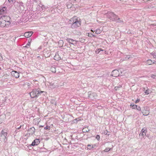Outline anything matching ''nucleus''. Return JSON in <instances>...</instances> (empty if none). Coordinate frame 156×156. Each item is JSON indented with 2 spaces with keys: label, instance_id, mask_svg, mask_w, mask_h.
<instances>
[{
  "label": "nucleus",
  "instance_id": "nucleus-12",
  "mask_svg": "<svg viewBox=\"0 0 156 156\" xmlns=\"http://www.w3.org/2000/svg\"><path fill=\"white\" fill-rule=\"evenodd\" d=\"M40 143L39 140L38 139H36L34 140L32 143V145L34 146L37 145L39 144Z\"/></svg>",
  "mask_w": 156,
  "mask_h": 156
},
{
  "label": "nucleus",
  "instance_id": "nucleus-47",
  "mask_svg": "<svg viewBox=\"0 0 156 156\" xmlns=\"http://www.w3.org/2000/svg\"><path fill=\"white\" fill-rule=\"evenodd\" d=\"M44 8V7L43 6V9H43V8H44V9H45V8Z\"/></svg>",
  "mask_w": 156,
  "mask_h": 156
},
{
  "label": "nucleus",
  "instance_id": "nucleus-21",
  "mask_svg": "<svg viewBox=\"0 0 156 156\" xmlns=\"http://www.w3.org/2000/svg\"><path fill=\"white\" fill-rule=\"evenodd\" d=\"M82 130L83 132H86L89 131V129L87 128H83Z\"/></svg>",
  "mask_w": 156,
  "mask_h": 156
},
{
  "label": "nucleus",
  "instance_id": "nucleus-2",
  "mask_svg": "<svg viewBox=\"0 0 156 156\" xmlns=\"http://www.w3.org/2000/svg\"><path fill=\"white\" fill-rule=\"evenodd\" d=\"M106 15L107 17L111 20L117 21L118 22H121L119 18H118L117 16L112 12H109L107 13Z\"/></svg>",
  "mask_w": 156,
  "mask_h": 156
},
{
  "label": "nucleus",
  "instance_id": "nucleus-22",
  "mask_svg": "<svg viewBox=\"0 0 156 156\" xmlns=\"http://www.w3.org/2000/svg\"><path fill=\"white\" fill-rule=\"evenodd\" d=\"M103 50H102L101 48H100L97 49L96 50L95 52L97 53L98 54L101 51H103Z\"/></svg>",
  "mask_w": 156,
  "mask_h": 156
},
{
  "label": "nucleus",
  "instance_id": "nucleus-29",
  "mask_svg": "<svg viewBox=\"0 0 156 156\" xmlns=\"http://www.w3.org/2000/svg\"><path fill=\"white\" fill-rule=\"evenodd\" d=\"M137 105H133V106H132V108L134 109L136 108V107H137Z\"/></svg>",
  "mask_w": 156,
  "mask_h": 156
},
{
  "label": "nucleus",
  "instance_id": "nucleus-19",
  "mask_svg": "<svg viewBox=\"0 0 156 156\" xmlns=\"http://www.w3.org/2000/svg\"><path fill=\"white\" fill-rule=\"evenodd\" d=\"M142 113L143 114V115H147L149 114V113L148 110H147L146 111H144V110H143Z\"/></svg>",
  "mask_w": 156,
  "mask_h": 156
},
{
  "label": "nucleus",
  "instance_id": "nucleus-32",
  "mask_svg": "<svg viewBox=\"0 0 156 156\" xmlns=\"http://www.w3.org/2000/svg\"><path fill=\"white\" fill-rule=\"evenodd\" d=\"M100 30H97L96 31V33L97 34H99L100 33Z\"/></svg>",
  "mask_w": 156,
  "mask_h": 156
},
{
  "label": "nucleus",
  "instance_id": "nucleus-46",
  "mask_svg": "<svg viewBox=\"0 0 156 156\" xmlns=\"http://www.w3.org/2000/svg\"><path fill=\"white\" fill-rule=\"evenodd\" d=\"M76 120H77V119H75L74 120V121H76Z\"/></svg>",
  "mask_w": 156,
  "mask_h": 156
},
{
  "label": "nucleus",
  "instance_id": "nucleus-1",
  "mask_svg": "<svg viewBox=\"0 0 156 156\" xmlns=\"http://www.w3.org/2000/svg\"><path fill=\"white\" fill-rule=\"evenodd\" d=\"M69 23L72 24L71 27L72 28H75L79 27L81 25L80 20L76 17L71 18L69 20Z\"/></svg>",
  "mask_w": 156,
  "mask_h": 156
},
{
  "label": "nucleus",
  "instance_id": "nucleus-20",
  "mask_svg": "<svg viewBox=\"0 0 156 156\" xmlns=\"http://www.w3.org/2000/svg\"><path fill=\"white\" fill-rule=\"evenodd\" d=\"M51 70L53 73H55L56 72L55 68L53 67H52L51 68Z\"/></svg>",
  "mask_w": 156,
  "mask_h": 156
},
{
  "label": "nucleus",
  "instance_id": "nucleus-25",
  "mask_svg": "<svg viewBox=\"0 0 156 156\" xmlns=\"http://www.w3.org/2000/svg\"><path fill=\"white\" fill-rule=\"evenodd\" d=\"M4 121V119L2 118V116H0V124L2 123Z\"/></svg>",
  "mask_w": 156,
  "mask_h": 156
},
{
  "label": "nucleus",
  "instance_id": "nucleus-15",
  "mask_svg": "<svg viewBox=\"0 0 156 156\" xmlns=\"http://www.w3.org/2000/svg\"><path fill=\"white\" fill-rule=\"evenodd\" d=\"M54 59L56 60H59L61 59V57L58 53L56 54L54 57Z\"/></svg>",
  "mask_w": 156,
  "mask_h": 156
},
{
  "label": "nucleus",
  "instance_id": "nucleus-45",
  "mask_svg": "<svg viewBox=\"0 0 156 156\" xmlns=\"http://www.w3.org/2000/svg\"><path fill=\"white\" fill-rule=\"evenodd\" d=\"M133 104H131L130 105V106H131L132 107V106H133Z\"/></svg>",
  "mask_w": 156,
  "mask_h": 156
},
{
  "label": "nucleus",
  "instance_id": "nucleus-35",
  "mask_svg": "<svg viewBox=\"0 0 156 156\" xmlns=\"http://www.w3.org/2000/svg\"><path fill=\"white\" fill-rule=\"evenodd\" d=\"M9 2H15L16 0H8Z\"/></svg>",
  "mask_w": 156,
  "mask_h": 156
},
{
  "label": "nucleus",
  "instance_id": "nucleus-5",
  "mask_svg": "<svg viewBox=\"0 0 156 156\" xmlns=\"http://www.w3.org/2000/svg\"><path fill=\"white\" fill-rule=\"evenodd\" d=\"M6 17L9 18V17L3 16L0 18V26L2 27H4L6 25V21L5 20Z\"/></svg>",
  "mask_w": 156,
  "mask_h": 156
},
{
  "label": "nucleus",
  "instance_id": "nucleus-17",
  "mask_svg": "<svg viewBox=\"0 0 156 156\" xmlns=\"http://www.w3.org/2000/svg\"><path fill=\"white\" fill-rule=\"evenodd\" d=\"M154 63V62H153L152 60L150 59L148 60L146 62V64L148 65H151Z\"/></svg>",
  "mask_w": 156,
  "mask_h": 156
},
{
  "label": "nucleus",
  "instance_id": "nucleus-39",
  "mask_svg": "<svg viewBox=\"0 0 156 156\" xmlns=\"http://www.w3.org/2000/svg\"><path fill=\"white\" fill-rule=\"evenodd\" d=\"M96 138L98 139V140H99V138H100V136L99 135H97V136H96Z\"/></svg>",
  "mask_w": 156,
  "mask_h": 156
},
{
  "label": "nucleus",
  "instance_id": "nucleus-4",
  "mask_svg": "<svg viewBox=\"0 0 156 156\" xmlns=\"http://www.w3.org/2000/svg\"><path fill=\"white\" fill-rule=\"evenodd\" d=\"M7 136V133L5 132L3 130H2L1 132L0 136L1 137V139L2 141L3 142H5L6 140V136Z\"/></svg>",
  "mask_w": 156,
  "mask_h": 156
},
{
  "label": "nucleus",
  "instance_id": "nucleus-24",
  "mask_svg": "<svg viewBox=\"0 0 156 156\" xmlns=\"http://www.w3.org/2000/svg\"><path fill=\"white\" fill-rule=\"evenodd\" d=\"M151 54L153 56V57L154 58H156V53L155 52H152L151 53Z\"/></svg>",
  "mask_w": 156,
  "mask_h": 156
},
{
  "label": "nucleus",
  "instance_id": "nucleus-26",
  "mask_svg": "<svg viewBox=\"0 0 156 156\" xmlns=\"http://www.w3.org/2000/svg\"><path fill=\"white\" fill-rule=\"evenodd\" d=\"M111 149V148H107L105 150H104V151L107 152L109 151Z\"/></svg>",
  "mask_w": 156,
  "mask_h": 156
},
{
  "label": "nucleus",
  "instance_id": "nucleus-36",
  "mask_svg": "<svg viewBox=\"0 0 156 156\" xmlns=\"http://www.w3.org/2000/svg\"><path fill=\"white\" fill-rule=\"evenodd\" d=\"M44 129H50V127H48V126H47L44 128Z\"/></svg>",
  "mask_w": 156,
  "mask_h": 156
},
{
  "label": "nucleus",
  "instance_id": "nucleus-37",
  "mask_svg": "<svg viewBox=\"0 0 156 156\" xmlns=\"http://www.w3.org/2000/svg\"><path fill=\"white\" fill-rule=\"evenodd\" d=\"M147 107H144V109L143 110H144V111H146L147 110Z\"/></svg>",
  "mask_w": 156,
  "mask_h": 156
},
{
  "label": "nucleus",
  "instance_id": "nucleus-30",
  "mask_svg": "<svg viewBox=\"0 0 156 156\" xmlns=\"http://www.w3.org/2000/svg\"><path fill=\"white\" fill-rule=\"evenodd\" d=\"M136 108L137 109V110H138V111H141V108L139 106H137V107H136Z\"/></svg>",
  "mask_w": 156,
  "mask_h": 156
},
{
  "label": "nucleus",
  "instance_id": "nucleus-49",
  "mask_svg": "<svg viewBox=\"0 0 156 156\" xmlns=\"http://www.w3.org/2000/svg\"><path fill=\"white\" fill-rule=\"evenodd\" d=\"M91 31L93 32V30H91Z\"/></svg>",
  "mask_w": 156,
  "mask_h": 156
},
{
  "label": "nucleus",
  "instance_id": "nucleus-50",
  "mask_svg": "<svg viewBox=\"0 0 156 156\" xmlns=\"http://www.w3.org/2000/svg\"><path fill=\"white\" fill-rule=\"evenodd\" d=\"M37 58H38L40 57V56H37Z\"/></svg>",
  "mask_w": 156,
  "mask_h": 156
},
{
  "label": "nucleus",
  "instance_id": "nucleus-51",
  "mask_svg": "<svg viewBox=\"0 0 156 156\" xmlns=\"http://www.w3.org/2000/svg\"><path fill=\"white\" fill-rule=\"evenodd\" d=\"M1 69V68L0 67V70Z\"/></svg>",
  "mask_w": 156,
  "mask_h": 156
},
{
  "label": "nucleus",
  "instance_id": "nucleus-28",
  "mask_svg": "<svg viewBox=\"0 0 156 156\" xmlns=\"http://www.w3.org/2000/svg\"><path fill=\"white\" fill-rule=\"evenodd\" d=\"M121 87V86L120 85H119L118 86L115 87L114 89L115 90H117V88H119Z\"/></svg>",
  "mask_w": 156,
  "mask_h": 156
},
{
  "label": "nucleus",
  "instance_id": "nucleus-6",
  "mask_svg": "<svg viewBox=\"0 0 156 156\" xmlns=\"http://www.w3.org/2000/svg\"><path fill=\"white\" fill-rule=\"evenodd\" d=\"M88 97L91 99L93 100L97 97V94L95 93L89 91L88 92Z\"/></svg>",
  "mask_w": 156,
  "mask_h": 156
},
{
  "label": "nucleus",
  "instance_id": "nucleus-48",
  "mask_svg": "<svg viewBox=\"0 0 156 156\" xmlns=\"http://www.w3.org/2000/svg\"><path fill=\"white\" fill-rule=\"evenodd\" d=\"M116 81H119V79L117 80Z\"/></svg>",
  "mask_w": 156,
  "mask_h": 156
},
{
  "label": "nucleus",
  "instance_id": "nucleus-42",
  "mask_svg": "<svg viewBox=\"0 0 156 156\" xmlns=\"http://www.w3.org/2000/svg\"><path fill=\"white\" fill-rule=\"evenodd\" d=\"M2 59V57L0 56V60H1Z\"/></svg>",
  "mask_w": 156,
  "mask_h": 156
},
{
  "label": "nucleus",
  "instance_id": "nucleus-18",
  "mask_svg": "<svg viewBox=\"0 0 156 156\" xmlns=\"http://www.w3.org/2000/svg\"><path fill=\"white\" fill-rule=\"evenodd\" d=\"M63 44V41L62 40H59L58 42V45L59 47H62Z\"/></svg>",
  "mask_w": 156,
  "mask_h": 156
},
{
  "label": "nucleus",
  "instance_id": "nucleus-3",
  "mask_svg": "<svg viewBox=\"0 0 156 156\" xmlns=\"http://www.w3.org/2000/svg\"><path fill=\"white\" fill-rule=\"evenodd\" d=\"M43 93H45L43 91H40L39 90L34 89L30 93V95L32 98L37 97L41 95Z\"/></svg>",
  "mask_w": 156,
  "mask_h": 156
},
{
  "label": "nucleus",
  "instance_id": "nucleus-23",
  "mask_svg": "<svg viewBox=\"0 0 156 156\" xmlns=\"http://www.w3.org/2000/svg\"><path fill=\"white\" fill-rule=\"evenodd\" d=\"M151 92V91L149 90H146L145 92L144 93L145 94H148L150 93Z\"/></svg>",
  "mask_w": 156,
  "mask_h": 156
},
{
  "label": "nucleus",
  "instance_id": "nucleus-8",
  "mask_svg": "<svg viewBox=\"0 0 156 156\" xmlns=\"http://www.w3.org/2000/svg\"><path fill=\"white\" fill-rule=\"evenodd\" d=\"M119 75V71L117 70H113L111 73V76L113 77H117Z\"/></svg>",
  "mask_w": 156,
  "mask_h": 156
},
{
  "label": "nucleus",
  "instance_id": "nucleus-11",
  "mask_svg": "<svg viewBox=\"0 0 156 156\" xmlns=\"http://www.w3.org/2000/svg\"><path fill=\"white\" fill-rule=\"evenodd\" d=\"M33 32L32 31H29L25 33L24 36L26 37H30L33 34Z\"/></svg>",
  "mask_w": 156,
  "mask_h": 156
},
{
  "label": "nucleus",
  "instance_id": "nucleus-31",
  "mask_svg": "<svg viewBox=\"0 0 156 156\" xmlns=\"http://www.w3.org/2000/svg\"><path fill=\"white\" fill-rule=\"evenodd\" d=\"M54 85V83H50V85L51 86H52V88H54L55 87V86Z\"/></svg>",
  "mask_w": 156,
  "mask_h": 156
},
{
  "label": "nucleus",
  "instance_id": "nucleus-33",
  "mask_svg": "<svg viewBox=\"0 0 156 156\" xmlns=\"http://www.w3.org/2000/svg\"><path fill=\"white\" fill-rule=\"evenodd\" d=\"M130 57V56L129 55L126 56V57L125 58V60H127V59H128Z\"/></svg>",
  "mask_w": 156,
  "mask_h": 156
},
{
  "label": "nucleus",
  "instance_id": "nucleus-38",
  "mask_svg": "<svg viewBox=\"0 0 156 156\" xmlns=\"http://www.w3.org/2000/svg\"><path fill=\"white\" fill-rule=\"evenodd\" d=\"M140 101L139 99H137L136 101H135V103H138Z\"/></svg>",
  "mask_w": 156,
  "mask_h": 156
},
{
  "label": "nucleus",
  "instance_id": "nucleus-41",
  "mask_svg": "<svg viewBox=\"0 0 156 156\" xmlns=\"http://www.w3.org/2000/svg\"><path fill=\"white\" fill-rule=\"evenodd\" d=\"M156 25H154V24H151V26H156Z\"/></svg>",
  "mask_w": 156,
  "mask_h": 156
},
{
  "label": "nucleus",
  "instance_id": "nucleus-14",
  "mask_svg": "<svg viewBox=\"0 0 156 156\" xmlns=\"http://www.w3.org/2000/svg\"><path fill=\"white\" fill-rule=\"evenodd\" d=\"M6 8L5 7H0V14H3L6 12Z\"/></svg>",
  "mask_w": 156,
  "mask_h": 156
},
{
  "label": "nucleus",
  "instance_id": "nucleus-44",
  "mask_svg": "<svg viewBox=\"0 0 156 156\" xmlns=\"http://www.w3.org/2000/svg\"><path fill=\"white\" fill-rule=\"evenodd\" d=\"M34 2H37V0H33Z\"/></svg>",
  "mask_w": 156,
  "mask_h": 156
},
{
  "label": "nucleus",
  "instance_id": "nucleus-13",
  "mask_svg": "<svg viewBox=\"0 0 156 156\" xmlns=\"http://www.w3.org/2000/svg\"><path fill=\"white\" fill-rule=\"evenodd\" d=\"M95 146L96 145L94 144H88L87 146V150H91L92 149L94 148Z\"/></svg>",
  "mask_w": 156,
  "mask_h": 156
},
{
  "label": "nucleus",
  "instance_id": "nucleus-27",
  "mask_svg": "<svg viewBox=\"0 0 156 156\" xmlns=\"http://www.w3.org/2000/svg\"><path fill=\"white\" fill-rule=\"evenodd\" d=\"M86 35L90 37H91L92 36H94V35L92 34H90L89 33L87 34Z\"/></svg>",
  "mask_w": 156,
  "mask_h": 156
},
{
  "label": "nucleus",
  "instance_id": "nucleus-10",
  "mask_svg": "<svg viewBox=\"0 0 156 156\" xmlns=\"http://www.w3.org/2000/svg\"><path fill=\"white\" fill-rule=\"evenodd\" d=\"M35 131V129L34 128L32 127L28 130L27 133L29 135H32L34 133Z\"/></svg>",
  "mask_w": 156,
  "mask_h": 156
},
{
  "label": "nucleus",
  "instance_id": "nucleus-34",
  "mask_svg": "<svg viewBox=\"0 0 156 156\" xmlns=\"http://www.w3.org/2000/svg\"><path fill=\"white\" fill-rule=\"evenodd\" d=\"M151 77L153 79H155L156 78V76L155 75H152L151 76Z\"/></svg>",
  "mask_w": 156,
  "mask_h": 156
},
{
  "label": "nucleus",
  "instance_id": "nucleus-43",
  "mask_svg": "<svg viewBox=\"0 0 156 156\" xmlns=\"http://www.w3.org/2000/svg\"><path fill=\"white\" fill-rule=\"evenodd\" d=\"M21 127V126H20L17 129H19Z\"/></svg>",
  "mask_w": 156,
  "mask_h": 156
},
{
  "label": "nucleus",
  "instance_id": "nucleus-16",
  "mask_svg": "<svg viewBox=\"0 0 156 156\" xmlns=\"http://www.w3.org/2000/svg\"><path fill=\"white\" fill-rule=\"evenodd\" d=\"M66 41L68 42L69 43L73 44H74L73 43V42H75V41L73 39H72L70 38H68L66 39Z\"/></svg>",
  "mask_w": 156,
  "mask_h": 156
},
{
  "label": "nucleus",
  "instance_id": "nucleus-40",
  "mask_svg": "<svg viewBox=\"0 0 156 156\" xmlns=\"http://www.w3.org/2000/svg\"><path fill=\"white\" fill-rule=\"evenodd\" d=\"M42 48V46H40V47L38 49V50H38V49H41Z\"/></svg>",
  "mask_w": 156,
  "mask_h": 156
},
{
  "label": "nucleus",
  "instance_id": "nucleus-9",
  "mask_svg": "<svg viewBox=\"0 0 156 156\" xmlns=\"http://www.w3.org/2000/svg\"><path fill=\"white\" fill-rule=\"evenodd\" d=\"M12 76L16 78H18L19 77V73L16 71H13L11 73Z\"/></svg>",
  "mask_w": 156,
  "mask_h": 156
},
{
  "label": "nucleus",
  "instance_id": "nucleus-7",
  "mask_svg": "<svg viewBox=\"0 0 156 156\" xmlns=\"http://www.w3.org/2000/svg\"><path fill=\"white\" fill-rule=\"evenodd\" d=\"M147 132V131L146 129L143 128L141 131L140 133L139 134V136L142 138L146 135Z\"/></svg>",
  "mask_w": 156,
  "mask_h": 156
}]
</instances>
